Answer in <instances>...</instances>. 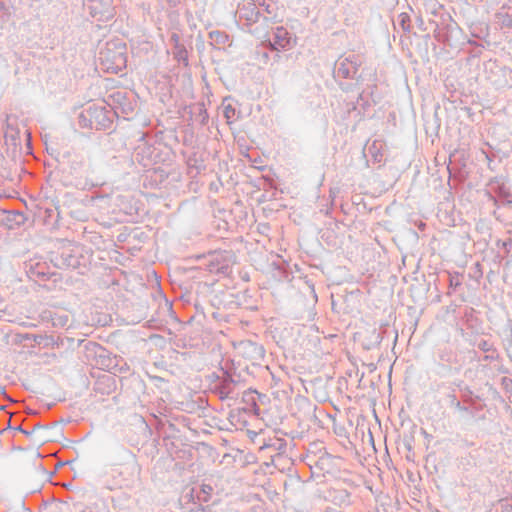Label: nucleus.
Listing matches in <instances>:
<instances>
[{
	"mask_svg": "<svg viewBox=\"0 0 512 512\" xmlns=\"http://www.w3.org/2000/svg\"><path fill=\"white\" fill-rule=\"evenodd\" d=\"M110 484L109 489L122 488L123 484L128 480V473L122 470L119 466L115 465L110 473Z\"/></svg>",
	"mask_w": 512,
	"mask_h": 512,
	"instance_id": "f257e3e1",
	"label": "nucleus"
},
{
	"mask_svg": "<svg viewBox=\"0 0 512 512\" xmlns=\"http://www.w3.org/2000/svg\"><path fill=\"white\" fill-rule=\"evenodd\" d=\"M289 46H290V37L288 35V32L282 27L277 28L275 37H274V41H273V43H271V47L274 50H279V49H285Z\"/></svg>",
	"mask_w": 512,
	"mask_h": 512,
	"instance_id": "f03ea898",
	"label": "nucleus"
}]
</instances>
